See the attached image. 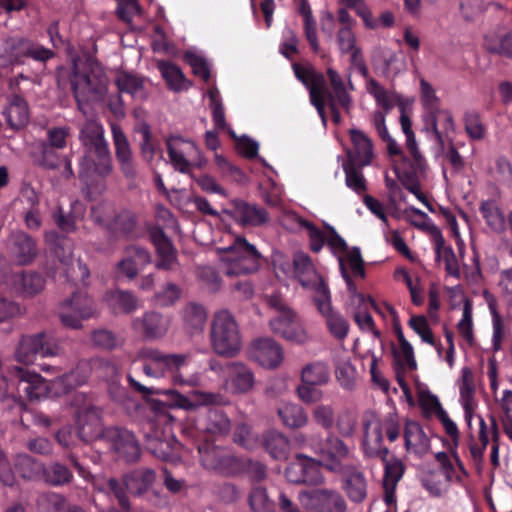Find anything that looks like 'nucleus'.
<instances>
[{
  "label": "nucleus",
  "mask_w": 512,
  "mask_h": 512,
  "mask_svg": "<svg viewBox=\"0 0 512 512\" xmlns=\"http://www.w3.org/2000/svg\"><path fill=\"white\" fill-rule=\"evenodd\" d=\"M70 85L78 107L100 101L108 89V78L103 68L91 60H73Z\"/></svg>",
  "instance_id": "obj_1"
},
{
  "label": "nucleus",
  "mask_w": 512,
  "mask_h": 512,
  "mask_svg": "<svg viewBox=\"0 0 512 512\" xmlns=\"http://www.w3.org/2000/svg\"><path fill=\"white\" fill-rule=\"evenodd\" d=\"M396 336L398 339V348L394 350V355L403 367L416 369V360L412 345L406 340L401 327H396Z\"/></svg>",
  "instance_id": "obj_57"
},
{
  "label": "nucleus",
  "mask_w": 512,
  "mask_h": 512,
  "mask_svg": "<svg viewBox=\"0 0 512 512\" xmlns=\"http://www.w3.org/2000/svg\"><path fill=\"white\" fill-rule=\"evenodd\" d=\"M300 465L303 468V484L321 485L325 481V477L320 471L321 460L317 461L303 454H298Z\"/></svg>",
  "instance_id": "obj_56"
},
{
  "label": "nucleus",
  "mask_w": 512,
  "mask_h": 512,
  "mask_svg": "<svg viewBox=\"0 0 512 512\" xmlns=\"http://www.w3.org/2000/svg\"><path fill=\"white\" fill-rule=\"evenodd\" d=\"M275 266L285 275L296 278L305 289L313 293V301L330 293L323 277L317 272L308 254L296 252L292 262L281 257L275 260Z\"/></svg>",
  "instance_id": "obj_4"
},
{
  "label": "nucleus",
  "mask_w": 512,
  "mask_h": 512,
  "mask_svg": "<svg viewBox=\"0 0 512 512\" xmlns=\"http://www.w3.org/2000/svg\"><path fill=\"white\" fill-rule=\"evenodd\" d=\"M269 326L274 334L290 342L304 344L309 339L306 329L292 310L284 311L283 314L273 317L269 321Z\"/></svg>",
  "instance_id": "obj_21"
},
{
  "label": "nucleus",
  "mask_w": 512,
  "mask_h": 512,
  "mask_svg": "<svg viewBox=\"0 0 512 512\" xmlns=\"http://www.w3.org/2000/svg\"><path fill=\"white\" fill-rule=\"evenodd\" d=\"M225 388L233 394L250 392L255 385L253 371L241 362H230L224 368Z\"/></svg>",
  "instance_id": "obj_25"
},
{
  "label": "nucleus",
  "mask_w": 512,
  "mask_h": 512,
  "mask_svg": "<svg viewBox=\"0 0 512 512\" xmlns=\"http://www.w3.org/2000/svg\"><path fill=\"white\" fill-rule=\"evenodd\" d=\"M293 70L296 78L309 90L310 102L325 124L326 80L324 75L317 72L312 66H303L298 63L293 64Z\"/></svg>",
  "instance_id": "obj_16"
},
{
  "label": "nucleus",
  "mask_w": 512,
  "mask_h": 512,
  "mask_svg": "<svg viewBox=\"0 0 512 512\" xmlns=\"http://www.w3.org/2000/svg\"><path fill=\"white\" fill-rule=\"evenodd\" d=\"M37 505L40 512H64L70 503L62 495L50 492L40 495Z\"/></svg>",
  "instance_id": "obj_63"
},
{
  "label": "nucleus",
  "mask_w": 512,
  "mask_h": 512,
  "mask_svg": "<svg viewBox=\"0 0 512 512\" xmlns=\"http://www.w3.org/2000/svg\"><path fill=\"white\" fill-rule=\"evenodd\" d=\"M156 479L154 470L150 468H138L124 477V486L135 495L146 493Z\"/></svg>",
  "instance_id": "obj_41"
},
{
  "label": "nucleus",
  "mask_w": 512,
  "mask_h": 512,
  "mask_svg": "<svg viewBox=\"0 0 512 512\" xmlns=\"http://www.w3.org/2000/svg\"><path fill=\"white\" fill-rule=\"evenodd\" d=\"M199 431L212 436H225L231 430V421L220 409H208L196 422Z\"/></svg>",
  "instance_id": "obj_30"
},
{
  "label": "nucleus",
  "mask_w": 512,
  "mask_h": 512,
  "mask_svg": "<svg viewBox=\"0 0 512 512\" xmlns=\"http://www.w3.org/2000/svg\"><path fill=\"white\" fill-rule=\"evenodd\" d=\"M263 444L266 451L277 460H286L290 451L288 438L277 431H269L264 435Z\"/></svg>",
  "instance_id": "obj_47"
},
{
  "label": "nucleus",
  "mask_w": 512,
  "mask_h": 512,
  "mask_svg": "<svg viewBox=\"0 0 512 512\" xmlns=\"http://www.w3.org/2000/svg\"><path fill=\"white\" fill-rule=\"evenodd\" d=\"M225 212L243 226H259L269 219L265 209L243 201H234L232 208Z\"/></svg>",
  "instance_id": "obj_31"
},
{
  "label": "nucleus",
  "mask_w": 512,
  "mask_h": 512,
  "mask_svg": "<svg viewBox=\"0 0 512 512\" xmlns=\"http://www.w3.org/2000/svg\"><path fill=\"white\" fill-rule=\"evenodd\" d=\"M460 403L464 409V416L469 429L472 428V419L477 407L475 399V385L472 371L464 367L461 370V378L458 381Z\"/></svg>",
  "instance_id": "obj_33"
},
{
  "label": "nucleus",
  "mask_w": 512,
  "mask_h": 512,
  "mask_svg": "<svg viewBox=\"0 0 512 512\" xmlns=\"http://www.w3.org/2000/svg\"><path fill=\"white\" fill-rule=\"evenodd\" d=\"M423 120L425 131L441 150H444L446 144H451L455 124L449 110L439 107L429 113H424Z\"/></svg>",
  "instance_id": "obj_17"
},
{
  "label": "nucleus",
  "mask_w": 512,
  "mask_h": 512,
  "mask_svg": "<svg viewBox=\"0 0 512 512\" xmlns=\"http://www.w3.org/2000/svg\"><path fill=\"white\" fill-rule=\"evenodd\" d=\"M45 240L47 243L55 242L53 252L68 279L77 282L89 277L87 266L80 259L73 257L72 243L69 239L59 237L56 232L51 231L45 233Z\"/></svg>",
  "instance_id": "obj_14"
},
{
  "label": "nucleus",
  "mask_w": 512,
  "mask_h": 512,
  "mask_svg": "<svg viewBox=\"0 0 512 512\" xmlns=\"http://www.w3.org/2000/svg\"><path fill=\"white\" fill-rule=\"evenodd\" d=\"M165 144L168 162L182 174H191L193 167L202 168L206 164V159L191 139L183 138L180 135H171L166 138Z\"/></svg>",
  "instance_id": "obj_8"
},
{
  "label": "nucleus",
  "mask_w": 512,
  "mask_h": 512,
  "mask_svg": "<svg viewBox=\"0 0 512 512\" xmlns=\"http://www.w3.org/2000/svg\"><path fill=\"white\" fill-rule=\"evenodd\" d=\"M339 266L341 272L343 267L347 272L350 269L355 277L365 276L364 262L359 248L353 247L346 250L345 254L339 257Z\"/></svg>",
  "instance_id": "obj_58"
},
{
  "label": "nucleus",
  "mask_w": 512,
  "mask_h": 512,
  "mask_svg": "<svg viewBox=\"0 0 512 512\" xmlns=\"http://www.w3.org/2000/svg\"><path fill=\"white\" fill-rule=\"evenodd\" d=\"M343 489L348 498L354 503H362L368 492V483L364 474L354 466H346Z\"/></svg>",
  "instance_id": "obj_34"
},
{
  "label": "nucleus",
  "mask_w": 512,
  "mask_h": 512,
  "mask_svg": "<svg viewBox=\"0 0 512 512\" xmlns=\"http://www.w3.org/2000/svg\"><path fill=\"white\" fill-rule=\"evenodd\" d=\"M210 341L214 352L224 357H234L242 348L239 326L227 310L217 312L212 321Z\"/></svg>",
  "instance_id": "obj_5"
},
{
  "label": "nucleus",
  "mask_w": 512,
  "mask_h": 512,
  "mask_svg": "<svg viewBox=\"0 0 512 512\" xmlns=\"http://www.w3.org/2000/svg\"><path fill=\"white\" fill-rule=\"evenodd\" d=\"M368 457H375L381 459L384 466V478L383 485H389L390 487H396L399 480L404 474V464L396 457H389L387 455H367Z\"/></svg>",
  "instance_id": "obj_51"
},
{
  "label": "nucleus",
  "mask_w": 512,
  "mask_h": 512,
  "mask_svg": "<svg viewBox=\"0 0 512 512\" xmlns=\"http://www.w3.org/2000/svg\"><path fill=\"white\" fill-rule=\"evenodd\" d=\"M87 145H90L98 161L95 162L91 156H84L80 162L79 176L87 186H91L96 181V176L103 178L109 175L113 166L109 146L104 136Z\"/></svg>",
  "instance_id": "obj_11"
},
{
  "label": "nucleus",
  "mask_w": 512,
  "mask_h": 512,
  "mask_svg": "<svg viewBox=\"0 0 512 512\" xmlns=\"http://www.w3.org/2000/svg\"><path fill=\"white\" fill-rule=\"evenodd\" d=\"M354 164L351 162L344 163L345 182L348 188L361 195L367 190V182L363 173Z\"/></svg>",
  "instance_id": "obj_62"
},
{
  "label": "nucleus",
  "mask_w": 512,
  "mask_h": 512,
  "mask_svg": "<svg viewBox=\"0 0 512 512\" xmlns=\"http://www.w3.org/2000/svg\"><path fill=\"white\" fill-rule=\"evenodd\" d=\"M91 361H80L70 372L52 380L54 396L58 397L84 385L92 373Z\"/></svg>",
  "instance_id": "obj_27"
},
{
  "label": "nucleus",
  "mask_w": 512,
  "mask_h": 512,
  "mask_svg": "<svg viewBox=\"0 0 512 512\" xmlns=\"http://www.w3.org/2000/svg\"><path fill=\"white\" fill-rule=\"evenodd\" d=\"M3 113L7 124L14 130L23 128L29 121L28 104L22 96L16 94L7 98Z\"/></svg>",
  "instance_id": "obj_36"
},
{
  "label": "nucleus",
  "mask_w": 512,
  "mask_h": 512,
  "mask_svg": "<svg viewBox=\"0 0 512 512\" xmlns=\"http://www.w3.org/2000/svg\"><path fill=\"white\" fill-rule=\"evenodd\" d=\"M249 504L253 512H274V502L264 487H254L249 494Z\"/></svg>",
  "instance_id": "obj_64"
},
{
  "label": "nucleus",
  "mask_w": 512,
  "mask_h": 512,
  "mask_svg": "<svg viewBox=\"0 0 512 512\" xmlns=\"http://www.w3.org/2000/svg\"><path fill=\"white\" fill-rule=\"evenodd\" d=\"M8 374L16 384L19 395H24L30 401L40 400L48 395L54 396L52 380L46 381L39 373L13 365L8 369Z\"/></svg>",
  "instance_id": "obj_10"
},
{
  "label": "nucleus",
  "mask_w": 512,
  "mask_h": 512,
  "mask_svg": "<svg viewBox=\"0 0 512 512\" xmlns=\"http://www.w3.org/2000/svg\"><path fill=\"white\" fill-rule=\"evenodd\" d=\"M435 252L438 258H443L448 274L455 278H459L460 268L455 253L451 247L445 246V241L441 234H438L435 237Z\"/></svg>",
  "instance_id": "obj_55"
},
{
  "label": "nucleus",
  "mask_w": 512,
  "mask_h": 512,
  "mask_svg": "<svg viewBox=\"0 0 512 512\" xmlns=\"http://www.w3.org/2000/svg\"><path fill=\"white\" fill-rule=\"evenodd\" d=\"M336 44L341 55H350V61L355 66L363 64V56L357 45L353 28L339 27L336 33Z\"/></svg>",
  "instance_id": "obj_38"
},
{
  "label": "nucleus",
  "mask_w": 512,
  "mask_h": 512,
  "mask_svg": "<svg viewBox=\"0 0 512 512\" xmlns=\"http://www.w3.org/2000/svg\"><path fill=\"white\" fill-rule=\"evenodd\" d=\"M309 446L320 456L322 466L334 473L344 471L343 462L352 456L348 445L336 435H328L324 442L312 438Z\"/></svg>",
  "instance_id": "obj_12"
},
{
  "label": "nucleus",
  "mask_w": 512,
  "mask_h": 512,
  "mask_svg": "<svg viewBox=\"0 0 512 512\" xmlns=\"http://www.w3.org/2000/svg\"><path fill=\"white\" fill-rule=\"evenodd\" d=\"M435 458L440 468L424 474L421 483L430 495L438 497L447 491L452 482L454 467L449 455L445 452L436 453Z\"/></svg>",
  "instance_id": "obj_18"
},
{
  "label": "nucleus",
  "mask_w": 512,
  "mask_h": 512,
  "mask_svg": "<svg viewBox=\"0 0 512 512\" xmlns=\"http://www.w3.org/2000/svg\"><path fill=\"white\" fill-rule=\"evenodd\" d=\"M277 413L284 426L297 429L304 427L308 423V414L304 408L296 403L282 402Z\"/></svg>",
  "instance_id": "obj_43"
},
{
  "label": "nucleus",
  "mask_w": 512,
  "mask_h": 512,
  "mask_svg": "<svg viewBox=\"0 0 512 512\" xmlns=\"http://www.w3.org/2000/svg\"><path fill=\"white\" fill-rule=\"evenodd\" d=\"M157 67L171 90L181 91L187 88L185 76L178 66L167 61H158Z\"/></svg>",
  "instance_id": "obj_53"
},
{
  "label": "nucleus",
  "mask_w": 512,
  "mask_h": 512,
  "mask_svg": "<svg viewBox=\"0 0 512 512\" xmlns=\"http://www.w3.org/2000/svg\"><path fill=\"white\" fill-rule=\"evenodd\" d=\"M7 248L19 265L30 264L38 253L36 242L23 231H15L9 235Z\"/></svg>",
  "instance_id": "obj_28"
},
{
  "label": "nucleus",
  "mask_w": 512,
  "mask_h": 512,
  "mask_svg": "<svg viewBox=\"0 0 512 512\" xmlns=\"http://www.w3.org/2000/svg\"><path fill=\"white\" fill-rule=\"evenodd\" d=\"M104 439L111 445L113 450L127 462L138 459L140 447L135 436L127 429L111 427L104 431Z\"/></svg>",
  "instance_id": "obj_22"
},
{
  "label": "nucleus",
  "mask_w": 512,
  "mask_h": 512,
  "mask_svg": "<svg viewBox=\"0 0 512 512\" xmlns=\"http://www.w3.org/2000/svg\"><path fill=\"white\" fill-rule=\"evenodd\" d=\"M171 325L169 316L156 311H147L132 320L131 327L147 341H156L165 337Z\"/></svg>",
  "instance_id": "obj_20"
},
{
  "label": "nucleus",
  "mask_w": 512,
  "mask_h": 512,
  "mask_svg": "<svg viewBox=\"0 0 512 512\" xmlns=\"http://www.w3.org/2000/svg\"><path fill=\"white\" fill-rule=\"evenodd\" d=\"M94 314V302L83 292L73 293L72 297L63 301L59 308L61 323L73 329L81 328L82 321L93 317Z\"/></svg>",
  "instance_id": "obj_15"
},
{
  "label": "nucleus",
  "mask_w": 512,
  "mask_h": 512,
  "mask_svg": "<svg viewBox=\"0 0 512 512\" xmlns=\"http://www.w3.org/2000/svg\"><path fill=\"white\" fill-rule=\"evenodd\" d=\"M403 437L408 453L418 458L424 457L431 448L430 439L423 427L416 421L408 420L405 423Z\"/></svg>",
  "instance_id": "obj_29"
},
{
  "label": "nucleus",
  "mask_w": 512,
  "mask_h": 512,
  "mask_svg": "<svg viewBox=\"0 0 512 512\" xmlns=\"http://www.w3.org/2000/svg\"><path fill=\"white\" fill-rule=\"evenodd\" d=\"M222 272L228 277L256 273L261 266V253L244 237L237 236L226 247L216 249Z\"/></svg>",
  "instance_id": "obj_2"
},
{
  "label": "nucleus",
  "mask_w": 512,
  "mask_h": 512,
  "mask_svg": "<svg viewBox=\"0 0 512 512\" xmlns=\"http://www.w3.org/2000/svg\"><path fill=\"white\" fill-rule=\"evenodd\" d=\"M68 404L73 409L80 440L87 442L103 436L101 410L84 393L73 394Z\"/></svg>",
  "instance_id": "obj_7"
},
{
  "label": "nucleus",
  "mask_w": 512,
  "mask_h": 512,
  "mask_svg": "<svg viewBox=\"0 0 512 512\" xmlns=\"http://www.w3.org/2000/svg\"><path fill=\"white\" fill-rule=\"evenodd\" d=\"M301 382L309 385H326L330 381L329 366L323 361L305 364L300 373Z\"/></svg>",
  "instance_id": "obj_45"
},
{
  "label": "nucleus",
  "mask_w": 512,
  "mask_h": 512,
  "mask_svg": "<svg viewBox=\"0 0 512 512\" xmlns=\"http://www.w3.org/2000/svg\"><path fill=\"white\" fill-rule=\"evenodd\" d=\"M138 358L144 362L143 372L152 378L164 377L186 365L185 354H165L155 348H144L138 352Z\"/></svg>",
  "instance_id": "obj_13"
},
{
  "label": "nucleus",
  "mask_w": 512,
  "mask_h": 512,
  "mask_svg": "<svg viewBox=\"0 0 512 512\" xmlns=\"http://www.w3.org/2000/svg\"><path fill=\"white\" fill-rule=\"evenodd\" d=\"M111 132L119 168L127 180H134L138 173L137 164L134 160L127 136L116 123H111Z\"/></svg>",
  "instance_id": "obj_23"
},
{
  "label": "nucleus",
  "mask_w": 512,
  "mask_h": 512,
  "mask_svg": "<svg viewBox=\"0 0 512 512\" xmlns=\"http://www.w3.org/2000/svg\"><path fill=\"white\" fill-rule=\"evenodd\" d=\"M356 298L359 302V308L354 312V320L359 326L361 330L371 331L376 337L380 336V332L375 328V323L370 315L367 312L369 303V298H365L362 294H357Z\"/></svg>",
  "instance_id": "obj_60"
},
{
  "label": "nucleus",
  "mask_w": 512,
  "mask_h": 512,
  "mask_svg": "<svg viewBox=\"0 0 512 512\" xmlns=\"http://www.w3.org/2000/svg\"><path fill=\"white\" fill-rule=\"evenodd\" d=\"M364 438L363 451L365 455H387L388 448L383 446V431L389 441H395L400 435V422L396 414H388L384 418L369 412L363 419Z\"/></svg>",
  "instance_id": "obj_3"
},
{
  "label": "nucleus",
  "mask_w": 512,
  "mask_h": 512,
  "mask_svg": "<svg viewBox=\"0 0 512 512\" xmlns=\"http://www.w3.org/2000/svg\"><path fill=\"white\" fill-rule=\"evenodd\" d=\"M108 305L125 313H132L138 308V300L129 292L114 291L107 295Z\"/></svg>",
  "instance_id": "obj_61"
},
{
  "label": "nucleus",
  "mask_w": 512,
  "mask_h": 512,
  "mask_svg": "<svg viewBox=\"0 0 512 512\" xmlns=\"http://www.w3.org/2000/svg\"><path fill=\"white\" fill-rule=\"evenodd\" d=\"M128 381L130 385L139 393L146 398L150 394H165L169 395L172 400V406L176 408H181L184 410H195L197 408V403H195V399L192 398V393L190 396H185L177 392L176 390H159L150 388L142 385L140 382L136 381L133 377L128 376Z\"/></svg>",
  "instance_id": "obj_37"
},
{
  "label": "nucleus",
  "mask_w": 512,
  "mask_h": 512,
  "mask_svg": "<svg viewBox=\"0 0 512 512\" xmlns=\"http://www.w3.org/2000/svg\"><path fill=\"white\" fill-rule=\"evenodd\" d=\"M151 262L152 256L147 249L130 245L124 249L123 257L116 265V272L132 280Z\"/></svg>",
  "instance_id": "obj_24"
},
{
  "label": "nucleus",
  "mask_w": 512,
  "mask_h": 512,
  "mask_svg": "<svg viewBox=\"0 0 512 512\" xmlns=\"http://www.w3.org/2000/svg\"><path fill=\"white\" fill-rule=\"evenodd\" d=\"M480 213L487 226L496 233H501L506 228V220L499 206L492 200L484 201L479 207Z\"/></svg>",
  "instance_id": "obj_48"
},
{
  "label": "nucleus",
  "mask_w": 512,
  "mask_h": 512,
  "mask_svg": "<svg viewBox=\"0 0 512 512\" xmlns=\"http://www.w3.org/2000/svg\"><path fill=\"white\" fill-rule=\"evenodd\" d=\"M313 302L318 312L325 318L330 334L337 340H344L349 332V323L339 312L333 309L330 293L316 298Z\"/></svg>",
  "instance_id": "obj_26"
},
{
  "label": "nucleus",
  "mask_w": 512,
  "mask_h": 512,
  "mask_svg": "<svg viewBox=\"0 0 512 512\" xmlns=\"http://www.w3.org/2000/svg\"><path fill=\"white\" fill-rule=\"evenodd\" d=\"M249 358L267 369L279 367L284 360L282 346L270 337L254 339L248 348Z\"/></svg>",
  "instance_id": "obj_19"
},
{
  "label": "nucleus",
  "mask_w": 512,
  "mask_h": 512,
  "mask_svg": "<svg viewBox=\"0 0 512 512\" xmlns=\"http://www.w3.org/2000/svg\"><path fill=\"white\" fill-rule=\"evenodd\" d=\"M63 349L59 340L47 332L22 335L15 347L14 358L22 365H32L37 356L42 358L60 356Z\"/></svg>",
  "instance_id": "obj_6"
},
{
  "label": "nucleus",
  "mask_w": 512,
  "mask_h": 512,
  "mask_svg": "<svg viewBox=\"0 0 512 512\" xmlns=\"http://www.w3.org/2000/svg\"><path fill=\"white\" fill-rule=\"evenodd\" d=\"M114 82L120 93H127L134 99L143 100L148 95L145 79L136 74L118 72Z\"/></svg>",
  "instance_id": "obj_39"
},
{
  "label": "nucleus",
  "mask_w": 512,
  "mask_h": 512,
  "mask_svg": "<svg viewBox=\"0 0 512 512\" xmlns=\"http://www.w3.org/2000/svg\"><path fill=\"white\" fill-rule=\"evenodd\" d=\"M399 110H400V114H401L400 115L401 129L406 136V148H407L409 154L411 155V157L413 158L415 165L417 167L421 168L424 163V158L418 149L415 134L412 130L411 120L405 112V105H401V108Z\"/></svg>",
  "instance_id": "obj_50"
},
{
  "label": "nucleus",
  "mask_w": 512,
  "mask_h": 512,
  "mask_svg": "<svg viewBox=\"0 0 512 512\" xmlns=\"http://www.w3.org/2000/svg\"><path fill=\"white\" fill-rule=\"evenodd\" d=\"M15 466L23 478L29 480L42 478L44 465L27 454L17 455Z\"/></svg>",
  "instance_id": "obj_59"
},
{
  "label": "nucleus",
  "mask_w": 512,
  "mask_h": 512,
  "mask_svg": "<svg viewBox=\"0 0 512 512\" xmlns=\"http://www.w3.org/2000/svg\"><path fill=\"white\" fill-rule=\"evenodd\" d=\"M350 137L353 150L348 153L349 162L359 166L369 165L374 156L371 139L359 129H351Z\"/></svg>",
  "instance_id": "obj_35"
},
{
  "label": "nucleus",
  "mask_w": 512,
  "mask_h": 512,
  "mask_svg": "<svg viewBox=\"0 0 512 512\" xmlns=\"http://www.w3.org/2000/svg\"><path fill=\"white\" fill-rule=\"evenodd\" d=\"M326 74L331 89L326 87L325 103L327 100H337L341 107L348 109L351 104V97L342 76L331 67L327 68Z\"/></svg>",
  "instance_id": "obj_40"
},
{
  "label": "nucleus",
  "mask_w": 512,
  "mask_h": 512,
  "mask_svg": "<svg viewBox=\"0 0 512 512\" xmlns=\"http://www.w3.org/2000/svg\"><path fill=\"white\" fill-rule=\"evenodd\" d=\"M297 500L306 512H346L347 502L340 491L333 488L303 489Z\"/></svg>",
  "instance_id": "obj_9"
},
{
  "label": "nucleus",
  "mask_w": 512,
  "mask_h": 512,
  "mask_svg": "<svg viewBox=\"0 0 512 512\" xmlns=\"http://www.w3.org/2000/svg\"><path fill=\"white\" fill-rule=\"evenodd\" d=\"M183 327L190 335L201 333L205 327L207 313L200 304L188 303L181 311Z\"/></svg>",
  "instance_id": "obj_42"
},
{
  "label": "nucleus",
  "mask_w": 512,
  "mask_h": 512,
  "mask_svg": "<svg viewBox=\"0 0 512 512\" xmlns=\"http://www.w3.org/2000/svg\"><path fill=\"white\" fill-rule=\"evenodd\" d=\"M37 164L45 169H57L63 164V176L65 178H71L74 175L71 160L66 156H61L54 148L48 145L42 146L41 155L37 159Z\"/></svg>",
  "instance_id": "obj_46"
},
{
  "label": "nucleus",
  "mask_w": 512,
  "mask_h": 512,
  "mask_svg": "<svg viewBox=\"0 0 512 512\" xmlns=\"http://www.w3.org/2000/svg\"><path fill=\"white\" fill-rule=\"evenodd\" d=\"M94 487L100 492L113 494L123 509L128 510L130 508V503L126 495L127 489L115 478H98L94 481Z\"/></svg>",
  "instance_id": "obj_52"
},
{
  "label": "nucleus",
  "mask_w": 512,
  "mask_h": 512,
  "mask_svg": "<svg viewBox=\"0 0 512 512\" xmlns=\"http://www.w3.org/2000/svg\"><path fill=\"white\" fill-rule=\"evenodd\" d=\"M72 472L67 466L59 462H53L43 467L42 479L49 485L62 486L71 482Z\"/></svg>",
  "instance_id": "obj_54"
},
{
  "label": "nucleus",
  "mask_w": 512,
  "mask_h": 512,
  "mask_svg": "<svg viewBox=\"0 0 512 512\" xmlns=\"http://www.w3.org/2000/svg\"><path fill=\"white\" fill-rule=\"evenodd\" d=\"M44 277L37 272H21L13 274L9 289L22 297H33L43 291Z\"/></svg>",
  "instance_id": "obj_32"
},
{
  "label": "nucleus",
  "mask_w": 512,
  "mask_h": 512,
  "mask_svg": "<svg viewBox=\"0 0 512 512\" xmlns=\"http://www.w3.org/2000/svg\"><path fill=\"white\" fill-rule=\"evenodd\" d=\"M366 89L373 96L377 105L384 109L385 113H388L395 106H398L400 109L401 105H404L399 95L385 89L373 79L368 81Z\"/></svg>",
  "instance_id": "obj_44"
},
{
  "label": "nucleus",
  "mask_w": 512,
  "mask_h": 512,
  "mask_svg": "<svg viewBox=\"0 0 512 512\" xmlns=\"http://www.w3.org/2000/svg\"><path fill=\"white\" fill-rule=\"evenodd\" d=\"M198 453L201 463L207 469H220L226 465L227 452L211 443L199 445Z\"/></svg>",
  "instance_id": "obj_49"
}]
</instances>
